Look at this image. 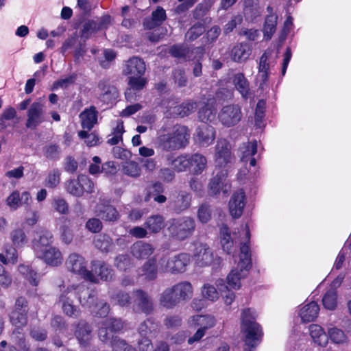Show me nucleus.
Returning <instances> with one entry per match:
<instances>
[{"label":"nucleus","instance_id":"22","mask_svg":"<svg viewBox=\"0 0 351 351\" xmlns=\"http://www.w3.org/2000/svg\"><path fill=\"white\" fill-rule=\"evenodd\" d=\"M52 243L53 235L49 231L43 232L37 238H34L32 241V247L36 256L48 249Z\"/></svg>","mask_w":351,"mask_h":351},{"label":"nucleus","instance_id":"20","mask_svg":"<svg viewBox=\"0 0 351 351\" xmlns=\"http://www.w3.org/2000/svg\"><path fill=\"white\" fill-rule=\"evenodd\" d=\"M251 53V47L243 42L235 44L230 49V56L232 61L242 63L249 58Z\"/></svg>","mask_w":351,"mask_h":351},{"label":"nucleus","instance_id":"10","mask_svg":"<svg viewBox=\"0 0 351 351\" xmlns=\"http://www.w3.org/2000/svg\"><path fill=\"white\" fill-rule=\"evenodd\" d=\"M242 117L241 108L237 104L224 106L218 113L219 122L227 128L237 125L242 119Z\"/></svg>","mask_w":351,"mask_h":351},{"label":"nucleus","instance_id":"24","mask_svg":"<svg viewBox=\"0 0 351 351\" xmlns=\"http://www.w3.org/2000/svg\"><path fill=\"white\" fill-rule=\"evenodd\" d=\"M189 170L193 175H199L207 167V159L201 154H193L189 155Z\"/></svg>","mask_w":351,"mask_h":351},{"label":"nucleus","instance_id":"4","mask_svg":"<svg viewBox=\"0 0 351 351\" xmlns=\"http://www.w3.org/2000/svg\"><path fill=\"white\" fill-rule=\"evenodd\" d=\"M254 313L250 308L242 312V330L245 334L243 351H255L263 335L261 326L254 321Z\"/></svg>","mask_w":351,"mask_h":351},{"label":"nucleus","instance_id":"38","mask_svg":"<svg viewBox=\"0 0 351 351\" xmlns=\"http://www.w3.org/2000/svg\"><path fill=\"white\" fill-rule=\"evenodd\" d=\"M158 323L153 318H147L138 327V333L141 337H150L158 332Z\"/></svg>","mask_w":351,"mask_h":351},{"label":"nucleus","instance_id":"46","mask_svg":"<svg viewBox=\"0 0 351 351\" xmlns=\"http://www.w3.org/2000/svg\"><path fill=\"white\" fill-rule=\"evenodd\" d=\"M164 218L162 215H156L148 217L145 222V226L153 233L159 232L164 227Z\"/></svg>","mask_w":351,"mask_h":351},{"label":"nucleus","instance_id":"8","mask_svg":"<svg viewBox=\"0 0 351 351\" xmlns=\"http://www.w3.org/2000/svg\"><path fill=\"white\" fill-rule=\"evenodd\" d=\"M234 156L231 152L230 143L224 138L218 139L215 147L214 155L216 167L219 168L229 167L234 163Z\"/></svg>","mask_w":351,"mask_h":351},{"label":"nucleus","instance_id":"60","mask_svg":"<svg viewBox=\"0 0 351 351\" xmlns=\"http://www.w3.org/2000/svg\"><path fill=\"white\" fill-rule=\"evenodd\" d=\"M211 3L208 1H205L201 3H199L193 12V16L195 19H200L210 10Z\"/></svg>","mask_w":351,"mask_h":351},{"label":"nucleus","instance_id":"54","mask_svg":"<svg viewBox=\"0 0 351 351\" xmlns=\"http://www.w3.org/2000/svg\"><path fill=\"white\" fill-rule=\"evenodd\" d=\"M327 335L333 343L337 344L346 343L348 339L344 332L337 327L328 328Z\"/></svg>","mask_w":351,"mask_h":351},{"label":"nucleus","instance_id":"29","mask_svg":"<svg viewBox=\"0 0 351 351\" xmlns=\"http://www.w3.org/2000/svg\"><path fill=\"white\" fill-rule=\"evenodd\" d=\"M81 125L84 129L90 130L97 123V111L93 106L84 109L80 114Z\"/></svg>","mask_w":351,"mask_h":351},{"label":"nucleus","instance_id":"49","mask_svg":"<svg viewBox=\"0 0 351 351\" xmlns=\"http://www.w3.org/2000/svg\"><path fill=\"white\" fill-rule=\"evenodd\" d=\"M28 312H10L9 320L16 328H23L27 324Z\"/></svg>","mask_w":351,"mask_h":351},{"label":"nucleus","instance_id":"32","mask_svg":"<svg viewBox=\"0 0 351 351\" xmlns=\"http://www.w3.org/2000/svg\"><path fill=\"white\" fill-rule=\"evenodd\" d=\"M199 143L203 146L206 147L211 144L215 138V130L211 125H204L199 128V131L197 135Z\"/></svg>","mask_w":351,"mask_h":351},{"label":"nucleus","instance_id":"14","mask_svg":"<svg viewBox=\"0 0 351 351\" xmlns=\"http://www.w3.org/2000/svg\"><path fill=\"white\" fill-rule=\"evenodd\" d=\"M111 23V17L105 15L97 20H88L86 21L82 27L81 36L88 39L93 34L108 28Z\"/></svg>","mask_w":351,"mask_h":351},{"label":"nucleus","instance_id":"43","mask_svg":"<svg viewBox=\"0 0 351 351\" xmlns=\"http://www.w3.org/2000/svg\"><path fill=\"white\" fill-rule=\"evenodd\" d=\"M220 239L223 250L230 254L233 250L234 241L226 225H223L220 228Z\"/></svg>","mask_w":351,"mask_h":351},{"label":"nucleus","instance_id":"58","mask_svg":"<svg viewBox=\"0 0 351 351\" xmlns=\"http://www.w3.org/2000/svg\"><path fill=\"white\" fill-rule=\"evenodd\" d=\"M132 265L131 258L128 254H119L114 259V266L121 271H125Z\"/></svg>","mask_w":351,"mask_h":351},{"label":"nucleus","instance_id":"63","mask_svg":"<svg viewBox=\"0 0 351 351\" xmlns=\"http://www.w3.org/2000/svg\"><path fill=\"white\" fill-rule=\"evenodd\" d=\"M196 103L193 101H188L182 103L177 107V112L181 117H186L190 114L196 109Z\"/></svg>","mask_w":351,"mask_h":351},{"label":"nucleus","instance_id":"23","mask_svg":"<svg viewBox=\"0 0 351 351\" xmlns=\"http://www.w3.org/2000/svg\"><path fill=\"white\" fill-rule=\"evenodd\" d=\"M145 71L144 61L138 57L130 58L125 63L123 73L131 76H142Z\"/></svg>","mask_w":351,"mask_h":351},{"label":"nucleus","instance_id":"7","mask_svg":"<svg viewBox=\"0 0 351 351\" xmlns=\"http://www.w3.org/2000/svg\"><path fill=\"white\" fill-rule=\"evenodd\" d=\"M81 285H71L64 290L59 298V302L61 304L62 312L68 317L72 318H77L80 317L81 311L80 308L73 304L72 298L78 295V299L81 295L84 297V293H78L77 287Z\"/></svg>","mask_w":351,"mask_h":351},{"label":"nucleus","instance_id":"51","mask_svg":"<svg viewBox=\"0 0 351 351\" xmlns=\"http://www.w3.org/2000/svg\"><path fill=\"white\" fill-rule=\"evenodd\" d=\"M16 116V112L12 107L5 109L0 117V131L5 130L10 126L9 121L13 120Z\"/></svg>","mask_w":351,"mask_h":351},{"label":"nucleus","instance_id":"27","mask_svg":"<svg viewBox=\"0 0 351 351\" xmlns=\"http://www.w3.org/2000/svg\"><path fill=\"white\" fill-rule=\"evenodd\" d=\"M98 88L100 90V99L104 102H111L118 96L117 89L110 85L107 80H100L98 83Z\"/></svg>","mask_w":351,"mask_h":351},{"label":"nucleus","instance_id":"12","mask_svg":"<svg viewBox=\"0 0 351 351\" xmlns=\"http://www.w3.org/2000/svg\"><path fill=\"white\" fill-rule=\"evenodd\" d=\"M191 195L186 191H179L173 192L168 202L169 208L177 214L189 209L191 204Z\"/></svg>","mask_w":351,"mask_h":351},{"label":"nucleus","instance_id":"56","mask_svg":"<svg viewBox=\"0 0 351 351\" xmlns=\"http://www.w3.org/2000/svg\"><path fill=\"white\" fill-rule=\"evenodd\" d=\"M123 172L128 176L136 178L141 175V169L137 162L129 161L123 165Z\"/></svg>","mask_w":351,"mask_h":351},{"label":"nucleus","instance_id":"39","mask_svg":"<svg viewBox=\"0 0 351 351\" xmlns=\"http://www.w3.org/2000/svg\"><path fill=\"white\" fill-rule=\"evenodd\" d=\"M211 19L206 17L202 22L194 24L186 33L185 38L189 41H193L199 37L205 32L204 23H210Z\"/></svg>","mask_w":351,"mask_h":351},{"label":"nucleus","instance_id":"13","mask_svg":"<svg viewBox=\"0 0 351 351\" xmlns=\"http://www.w3.org/2000/svg\"><path fill=\"white\" fill-rule=\"evenodd\" d=\"M134 295L133 308L135 311L147 315L151 314L154 311V302L147 292L142 289H136L134 291Z\"/></svg>","mask_w":351,"mask_h":351},{"label":"nucleus","instance_id":"55","mask_svg":"<svg viewBox=\"0 0 351 351\" xmlns=\"http://www.w3.org/2000/svg\"><path fill=\"white\" fill-rule=\"evenodd\" d=\"M0 261L4 264H15L18 261V254L15 247L9 246L5 249V254H0Z\"/></svg>","mask_w":351,"mask_h":351},{"label":"nucleus","instance_id":"28","mask_svg":"<svg viewBox=\"0 0 351 351\" xmlns=\"http://www.w3.org/2000/svg\"><path fill=\"white\" fill-rule=\"evenodd\" d=\"M180 302H185L191 300L193 295V287L191 282L182 281L172 286Z\"/></svg>","mask_w":351,"mask_h":351},{"label":"nucleus","instance_id":"59","mask_svg":"<svg viewBox=\"0 0 351 351\" xmlns=\"http://www.w3.org/2000/svg\"><path fill=\"white\" fill-rule=\"evenodd\" d=\"M80 138L84 139L85 143L88 147L97 145L99 143V138L95 133H88L87 131L82 130L78 132Z\"/></svg>","mask_w":351,"mask_h":351},{"label":"nucleus","instance_id":"47","mask_svg":"<svg viewBox=\"0 0 351 351\" xmlns=\"http://www.w3.org/2000/svg\"><path fill=\"white\" fill-rule=\"evenodd\" d=\"M277 19L275 14H269L265 18L263 33L266 40H270L276 32Z\"/></svg>","mask_w":351,"mask_h":351},{"label":"nucleus","instance_id":"53","mask_svg":"<svg viewBox=\"0 0 351 351\" xmlns=\"http://www.w3.org/2000/svg\"><path fill=\"white\" fill-rule=\"evenodd\" d=\"M212 214L211 206L206 203L202 204L197 212V219L202 223H208L212 218Z\"/></svg>","mask_w":351,"mask_h":351},{"label":"nucleus","instance_id":"15","mask_svg":"<svg viewBox=\"0 0 351 351\" xmlns=\"http://www.w3.org/2000/svg\"><path fill=\"white\" fill-rule=\"evenodd\" d=\"M95 213L97 217L108 222H115L120 218V214L116 208L104 199H100L97 204Z\"/></svg>","mask_w":351,"mask_h":351},{"label":"nucleus","instance_id":"35","mask_svg":"<svg viewBox=\"0 0 351 351\" xmlns=\"http://www.w3.org/2000/svg\"><path fill=\"white\" fill-rule=\"evenodd\" d=\"M195 256L196 261L200 266L210 264L213 260L212 250L206 245L200 244L195 248Z\"/></svg>","mask_w":351,"mask_h":351},{"label":"nucleus","instance_id":"62","mask_svg":"<svg viewBox=\"0 0 351 351\" xmlns=\"http://www.w3.org/2000/svg\"><path fill=\"white\" fill-rule=\"evenodd\" d=\"M60 152V147L56 144L51 143L43 147V154L48 159L54 160L58 158Z\"/></svg>","mask_w":351,"mask_h":351},{"label":"nucleus","instance_id":"34","mask_svg":"<svg viewBox=\"0 0 351 351\" xmlns=\"http://www.w3.org/2000/svg\"><path fill=\"white\" fill-rule=\"evenodd\" d=\"M189 324L192 327H199L204 331L214 327L216 324V319L212 315H194L189 319Z\"/></svg>","mask_w":351,"mask_h":351},{"label":"nucleus","instance_id":"57","mask_svg":"<svg viewBox=\"0 0 351 351\" xmlns=\"http://www.w3.org/2000/svg\"><path fill=\"white\" fill-rule=\"evenodd\" d=\"M18 271L25 278L29 279L32 285L34 286L38 285V274L36 272L31 269L28 265L23 264L19 265L18 267Z\"/></svg>","mask_w":351,"mask_h":351},{"label":"nucleus","instance_id":"37","mask_svg":"<svg viewBox=\"0 0 351 351\" xmlns=\"http://www.w3.org/2000/svg\"><path fill=\"white\" fill-rule=\"evenodd\" d=\"M269 59V55L266 51L260 58L257 75V78L261 82L260 86H263L268 80L270 69Z\"/></svg>","mask_w":351,"mask_h":351},{"label":"nucleus","instance_id":"42","mask_svg":"<svg viewBox=\"0 0 351 351\" xmlns=\"http://www.w3.org/2000/svg\"><path fill=\"white\" fill-rule=\"evenodd\" d=\"M92 269L101 280L106 281L110 280L114 275L113 271L104 262H93Z\"/></svg>","mask_w":351,"mask_h":351},{"label":"nucleus","instance_id":"45","mask_svg":"<svg viewBox=\"0 0 351 351\" xmlns=\"http://www.w3.org/2000/svg\"><path fill=\"white\" fill-rule=\"evenodd\" d=\"M233 83L242 96L247 97L250 91V84L244 74L242 73L235 74L233 77Z\"/></svg>","mask_w":351,"mask_h":351},{"label":"nucleus","instance_id":"48","mask_svg":"<svg viewBox=\"0 0 351 351\" xmlns=\"http://www.w3.org/2000/svg\"><path fill=\"white\" fill-rule=\"evenodd\" d=\"M322 303L326 309L334 310L337 304V292L335 289H329L322 298Z\"/></svg>","mask_w":351,"mask_h":351},{"label":"nucleus","instance_id":"36","mask_svg":"<svg viewBox=\"0 0 351 351\" xmlns=\"http://www.w3.org/2000/svg\"><path fill=\"white\" fill-rule=\"evenodd\" d=\"M139 275L144 276L148 280H154L158 276V265L156 259L152 258L147 260L143 265L139 268Z\"/></svg>","mask_w":351,"mask_h":351},{"label":"nucleus","instance_id":"30","mask_svg":"<svg viewBox=\"0 0 351 351\" xmlns=\"http://www.w3.org/2000/svg\"><path fill=\"white\" fill-rule=\"evenodd\" d=\"M154 248L149 244L143 241H137L131 247V254L138 259H145L151 256Z\"/></svg>","mask_w":351,"mask_h":351},{"label":"nucleus","instance_id":"18","mask_svg":"<svg viewBox=\"0 0 351 351\" xmlns=\"http://www.w3.org/2000/svg\"><path fill=\"white\" fill-rule=\"evenodd\" d=\"M245 193L242 190L236 191L232 195L229 201V210L232 217L239 218L241 216L245 206Z\"/></svg>","mask_w":351,"mask_h":351},{"label":"nucleus","instance_id":"64","mask_svg":"<svg viewBox=\"0 0 351 351\" xmlns=\"http://www.w3.org/2000/svg\"><path fill=\"white\" fill-rule=\"evenodd\" d=\"M169 53L178 58H185L189 53V49L180 45H174L169 49Z\"/></svg>","mask_w":351,"mask_h":351},{"label":"nucleus","instance_id":"44","mask_svg":"<svg viewBox=\"0 0 351 351\" xmlns=\"http://www.w3.org/2000/svg\"><path fill=\"white\" fill-rule=\"evenodd\" d=\"M258 173V167L256 164L250 166V163H243V166L239 169L237 178L240 181L245 182L246 180H254Z\"/></svg>","mask_w":351,"mask_h":351},{"label":"nucleus","instance_id":"1","mask_svg":"<svg viewBox=\"0 0 351 351\" xmlns=\"http://www.w3.org/2000/svg\"><path fill=\"white\" fill-rule=\"evenodd\" d=\"M189 138L190 132L187 127L167 122L158 130L156 144L163 152H172L185 147Z\"/></svg>","mask_w":351,"mask_h":351},{"label":"nucleus","instance_id":"61","mask_svg":"<svg viewBox=\"0 0 351 351\" xmlns=\"http://www.w3.org/2000/svg\"><path fill=\"white\" fill-rule=\"evenodd\" d=\"M202 293L204 298L210 300L216 301L219 299V293L216 288L209 284H205L202 289Z\"/></svg>","mask_w":351,"mask_h":351},{"label":"nucleus","instance_id":"19","mask_svg":"<svg viewBox=\"0 0 351 351\" xmlns=\"http://www.w3.org/2000/svg\"><path fill=\"white\" fill-rule=\"evenodd\" d=\"M241 162L242 163H250V166L256 164V158L254 157L257 152V143L256 141L243 143L239 147Z\"/></svg>","mask_w":351,"mask_h":351},{"label":"nucleus","instance_id":"26","mask_svg":"<svg viewBox=\"0 0 351 351\" xmlns=\"http://www.w3.org/2000/svg\"><path fill=\"white\" fill-rule=\"evenodd\" d=\"M37 257L51 266L60 265L63 260L62 253L55 247H49Z\"/></svg>","mask_w":351,"mask_h":351},{"label":"nucleus","instance_id":"16","mask_svg":"<svg viewBox=\"0 0 351 351\" xmlns=\"http://www.w3.org/2000/svg\"><path fill=\"white\" fill-rule=\"evenodd\" d=\"M25 126L27 128L36 129L45 121L43 105L39 102H34L27 110Z\"/></svg>","mask_w":351,"mask_h":351},{"label":"nucleus","instance_id":"41","mask_svg":"<svg viewBox=\"0 0 351 351\" xmlns=\"http://www.w3.org/2000/svg\"><path fill=\"white\" fill-rule=\"evenodd\" d=\"M309 332L314 342L321 346H326L328 343V335L324 329L317 324L309 326Z\"/></svg>","mask_w":351,"mask_h":351},{"label":"nucleus","instance_id":"31","mask_svg":"<svg viewBox=\"0 0 351 351\" xmlns=\"http://www.w3.org/2000/svg\"><path fill=\"white\" fill-rule=\"evenodd\" d=\"M243 5V14L247 21L253 22L261 16L262 11L258 0H245Z\"/></svg>","mask_w":351,"mask_h":351},{"label":"nucleus","instance_id":"21","mask_svg":"<svg viewBox=\"0 0 351 351\" xmlns=\"http://www.w3.org/2000/svg\"><path fill=\"white\" fill-rule=\"evenodd\" d=\"M166 164L171 166L176 172H183L189 170V155L182 154L175 156L173 154L165 156Z\"/></svg>","mask_w":351,"mask_h":351},{"label":"nucleus","instance_id":"5","mask_svg":"<svg viewBox=\"0 0 351 351\" xmlns=\"http://www.w3.org/2000/svg\"><path fill=\"white\" fill-rule=\"evenodd\" d=\"M195 219L189 216L173 219L169 221L167 232L172 239L182 241L189 239L195 230Z\"/></svg>","mask_w":351,"mask_h":351},{"label":"nucleus","instance_id":"40","mask_svg":"<svg viewBox=\"0 0 351 351\" xmlns=\"http://www.w3.org/2000/svg\"><path fill=\"white\" fill-rule=\"evenodd\" d=\"M93 244L101 252L107 253L113 246V240L107 234H100L94 238Z\"/></svg>","mask_w":351,"mask_h":351},{"label":"nucleus","instance_id":"25","mask_svg":"<svg viewBox=\"0 0 351 351\" xmlns=\"http://www.w3.org/2000/svg\"><path fill=\"white\" fill-rule=\"evenodd\" d=\"M181 302L178 298L175 291L171 287L165 289L159 296V304L167 309H173Z\"/></svg>","mask_w":351,"mask_h":351},{"label":"nucleus","instance_id":"50","mask_svg":"<svg viewBox=\"0 0 351 351\" xmlns=\"http://www.w3.org/2000/svg\"><path fill=\"white\" fill-rule=\"evenodd\" d=\"M10 239L13 245L16 247L23 246L27 242L24 230L20 228H16L10 232Z\"/></svg>","mask_w":351,"mask_h":351},{"label":"nucleus","instance_id":"2","mask_svg":"<svg viewBox=\"0 0 351 351\" xmlns=\"http://www.w3.org/2000/svg\"><path fill=\"white\" fill-rule=\"evenodd\" d=\"M244 237L241 242L239 261L227 276V284L232 289H238L241 287V279L246 276V273L252 267L251 252L248 243H250V232L247 225L244 227Z\"/></svg>","mask_w":351,"mask_h":351},{"label":"nucleus","instance_id":"33","mask_svg":"<svg viewBox=\"0 0 351 351\" xmlns=\"http://www.w3.org/2000/svg\"><path fill=\"white\" fill-rule=\"evenodd\" d=\"M319 311V306L318 304L312 301L300 309V316L303 322H311L317 318Z\"/></svg>","mask_w":351,"mask_h":351},{"label":"nucleus","instance_id":"52","mask_svg":"<svg viewBox=\"0 0 351 351\" xmlns=\"http://www.w3.org/2000/svg\"><path fill=\"white\" fill-rule=\"evenodd\" d=\"M66 191L71 195L75 197L82 196V189L80 183V175L77 179H71L64 184Z\"/></svg>","mask_w":351,"mask_h":351},{"label":"nucleus","instance_id":"9","mask_svg":"<svg viewBox=\"0 0 351 351\" xmlns=\"http://www.w3.org/2000/svg\"><path fill=\"white\" fill-rule=\"evenodd\" d=\"M66 266L69 271L82 276L90 282L97 283V278L86 269V262L84 257L77 253L71 254L66 261Z\"/></svg>","mask_w":351,"mask_h":351},{"label":"nucleus","instance_id":"6","mask_svg":"<svg viewBox=\"0 0 351 351\" xmlns=\"http://www.w3.org/2000/svg\"><path fill=\"white\" fill-rule=\"evenodd\" d=\"M77 292L84 293V297L81 295L79 302L82 306L90 309L92 313L100 317H106L110 312V305L104 300L97 302V293L93 290H89L85 285H80L77 288Z\"/></svg>","mask_w":351,"mask_h":351},{"label":"nucleus","instance_id":"11","mask_svg":"<svg viewBox=\"0 0 351 351\" xmlns=\"http://www.w3.org/2000/svg\"><path fill=\"white\" fill-rule=\"evenodd\" d=\"M189 262L190 256L186 253L179 254L167 260L162 258L160 259L161 270L171 274L182 273L185 271Z\"/></svg>","mask_w":351,"mask_h":351},{"label":"nucleus","instance_id":"17","mask_svg":"<svg viewBox=\"0 0 351 351\" xmlns=\"http://www.w3.org/2000/svg\"><path fill=\"white\" fill-rule=\"evenodd\" d=\"M93 328L90 324L85 320H80L75 324V337L80 346L88 347L93 338Z\"/></svg>","mask_w":351,"mask_h":351},{"label":"nucleus","instance_id":"3","mask_svg":"<svg viewBox=\"0 0 351 351\" xmlns=\"http://www.w3.org/2000/svg\"><path fill=\"white\" fill-rule=\"evenodd\" d=\"M124 327L123 322L119 318L110 317L99 324L98 337L105 343H110L112 351H136L135 348L125 340L114 336Z\"/></svg>","mask_w":351,"mask_h":351}]
</instances>
